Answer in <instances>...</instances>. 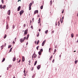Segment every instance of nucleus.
Listing matches in <instances>:
<instances>
[{"label":"nucleus","mask_w":78,"mask_h":78,"mask_svg":"<svg viewBox=\"0 0 78 78\" xmlns=\"http://www.w3.org/2000/svg\"><path fill=\"white\" fill-rule=\"evenodd\" d=\"M40 51L41 52H42L43 51V49H41Z\"/></svg>","instance_id":"obj_31"},{"label":"nucleus","mask_w":78,"mask_h":78,"mask_svg":"<svg viewBox=\"0 0 78 78\" xmlns=\"http://www.w3.org/2000/svg\"><path fill=\"white\" fill-rule=\"evenodd\" d=\"M45 42H46L45 41H44L43 42L42 44V46H44V44H45Z\"/></svg>","instance_id":"obj_10"},{"label":"nucleus","mask_w":78,"mask_h":78,"mask_svg":"<svg viewBox=\"0 0 78 78\" xmlns=\"http://www.w3.org/2000/svg\"><path fill=\"white\" fill-rule=\"evenodd\" d=\"M39 25L41 27V24L40 23Z\"/></svg>","instance_id":"obj_62"},{"label":"nucleus","mask_w":78,"mask_h":78,"mask_svg":"<svg viewBox=\"0 0 78 78\" xmlns=\"http://www.w3.org/2000/svg\"><path fill=\"white\" fill-rule=\"evenodd\" d=\"M71 37H73L74 36V35H73V34L72 33L71 34Z\"/></svg>","instance_id":"obj_16"},{"label":"nucleus","mask_w":78,"mask_h":78,"mask_svg":"<svg viewBox=\"0 0 78 78\" xmlns=\"http://www.w3.org/2000/svg\"><path fill=\"white\" fill-rule=\"evenodd\" d=\"M34 18H33L32 19V22H34Z\"/></svg>","instance_id":"obj_41"},{"label":"nucleus","mask_w":78,"mask_h":78,"mask_svg":"<svg viewBox=\"0 0 78 78\" xmlns=\"http://www.w3.org/2000/svg\"><path fill=\"white\" fill-rule=\"evenodd\" d=\"M11 47H12V45H9L8 48H11Z\"/></svg>","instance_id":"obj_25"},{"label":"nucleus","mask_w":78,"mask_h":78,"mask_svg":"<svg viewBox=\"0 0 78 78\" xmlns=\"http://www.w3.org/2000/svg\"><path fill=\"white\" fill-rule=\"evenodd\" d=\"M51 58H52V56H51L50 58H49V59L50 60H51Z\"/></svg>","instance_id":"obj_38"},{"label":"nucleus","mask_w":78,"mask_h":78,"mask_svg":"<svg viewBox=\"0 0 78 78\" xmlns=\"http://www.w3.org/2000/svg\"><path fill=\"white\" fill-rule=\"evenodd\" d=\"M26 37H24V38L23 39V38H21L20 39V42L21 43H22L26 39Z\"/></svg>","instance_id":"obj_1"},{"label":"nucleus","mask_w":78,"mask_h":78,"mask_svg":"<svg viewBox=\"0 0 78 78\" xmlns=\"http://www.w3.org/2000/svg\"><path fill=\"white\" fill-rule=\"evenodd\" d=\"M17 62H18V63H19V62H20V59H17Z\"/></svg>","instance_id":"obj_11"},{"label":"nucleus","mask_w":78,"mask_h":78,"mask_svg":"<svg viewBox=\"0 0 78 78\" xmlns=\"http://www.w3.org/2000/svg\"><path fill=\"white\" fill-rule=\"evenodd\" d=\"M55 25H56V26H57V23H55Z\"/></svg>","instance_id":"obj_57"},{"label":"nucleus","mask_w":78,"mask_h":78,"mask_svg":"<svg viewBox=\"0 0 78 78\" xmlns=\"http://www.w3.org/2000/svg\"><path fill=\"white\" fill-rule=\"evenodd\" d=\"M31 70H33V67H32V69H31Z\"/></svg>","instance_id":"obj_50"},{"label":"nucleus","mask_w":78,"mask_h":78,"mask_svg":"<svg viewBox=\"0 0 78 78\" xmlns=\"http://www.w3.org/2000/svg\"><path fill=\"white\" fill-rule=\"evenodd\" d=\"M37 61H36L35 62L34 66H36V64H37Z\"/></svg>","instance_id":"obj_17"},{"label":"nucleus","mask_w":78,"mask_h":78,"mask_svg":"<svg viewBox=\"0 0 78 78\" xmlns=\"http://www.w3.org/2000/svg\"><path fill=\"white\" fill-rule=\"evenodd\" d=\"M22 60L23 62H24V61H25V57L23 56H22Z\"/></svg>","instance_id":"obj_6"},{"label":"nucleus","mask_w":78,"mask_h":78,"mask_svg":"<svg viewBox=\"0 0 78 78\" xmlns=\"http://www.w3.org/2000/svg\"><path fill=\"white\" fill-rule=\"evenodd\" d=\"M77 62H78V60H76L75 61V64H76Z\"/></svg>","instance_id":"obj_30"},{"label":"nucleus","mask_w":78,"mask_h":78,"mask_svg":"<svg viewBox=\"0 0 78 78\" xmlns=\"http://www.w3.org/2000/svg\"><path fill=\"white\" fill-rule=\"evenodd\" d=\"M64 20V16H63L62 18V20Z\"/></svg>","instance_id":"obj_42"},{"label":"nucleus","mask_w":78,"mask_h":78,"mask_svg":"<svg viewBox=\"0 0 78 78\" xmlns=\"http://www.w3.org/2000/svg\"><path fill=\"white\" fill-rule=\"evenodd\" d=\"M40 9H43V5H42L41 6Z\"/></svg>","instance_id":"obj_23"},{"label":"nucleus","mask_w":78,"mask_h":78,"mask_svg":"<svg viewBox=\"0 0 78 78\" xmlns=\"http://www.w3.org/2000/svg\"><path fill=\"white\" fill-rule=\"evenodd\" d=\"M29 63H30V62H31V60H30L29 61Z\"/></svg>","instance_id":"obj_51"},{"label":"nucleus","mask_w":78,"mask_h":78,"mask_svg":"<svg viewBox=\"0 0 78 78\" xmlns=\"http://www.w3.org/2000/svg\"><path fill=\"white\" fill-rule=\"evenodd\" d=\"M39 31H41V29H39Z\"/></svg>","instance_id":"obj_55"},{"label":"nucleus","mask_w":78,"mask_h":78,"mask_svg":"<svg viewBox=\"0 0 78 78\" xmlns=\"http://www.w3.org/2000/svg\"><path fill=\"white\" fill-rule=\"evenodd\" d=\"M29 36H30V35H29V34L27 35V37L29 38Z\"/></svg>","instance_id":"obj_37"},{"label":"nucleus","mask_w":78,"mask_h":78,"mask_svg":"<svg viewBox=\"0 0 78 78\" xmlns=\"http://www.w3.org/2000/svg\"><path fill=\"white\" fill-rule=\"evenodd\" d=\"M8 25H7L6 26V29H8L9 28Z\"/></svg>","instance_id":"obj_29"},{"label":"nucleus","mask_w":78,"mask_h":78,"mask_svg":"<svg viewBox=\"0 0 78 78\" xmlns=\"http://www.w3.org/2000/svg\"><path fill=\"white\" fill-rule=\"evenodd\" d=\"M56 49H55V50L54 51V52H56Z\"/></svg>","instance_id":"obj_40"},{"label":"nucleus","mask_w":78,"mask_h":78,"mask_svg":"<svg viewBox=\"0 0 78 78\" xmlns=\"http://www.w3.org/2000/svg\"><path fill=\"white\" fill-rule=\"evenodd\" d=\"M0 8L1 9H2V8H3V7H2V5H0Z\"/></svg>","instance_id":"obj_27"},{"label":"nucleus","mask_w":78,"mask_h":78,"mask_svg":"<svg viewBox=\"0 0 78 78\" xmlns=\"http://www.w3.org/2000/svg\"><path fill=\"white\" fill-rule=\"evenodd\" d=\"M12 43L14 44H15V42L14 41H13L12 42Z\"/></svg>","instance_id":"obj_53"},{"label":"nucleus","mask_w":78,"mask_h":78,"mask_svg":"<svg viewBox=\"0 0 78 78\" xmlns=\"http://www.w3.org/2000/svg\"><path fill=\"white\" fill-rule=\"evenodd\" d=\"M31 22H32V21H31V20L30 21V24H31Z\"/></svg>","instance_id":"obj_46"},{"label":"nucleus","mask_w":78,"mask_h":78,"mask_svg":"<svg viewBox=\"0 0 78 78\" xmlns=\"http://www.w3.org/2000/svg\"><path fill=\"white\" fill-rule=\"evenodd\" d=\"M39 34H38L37 35V37H39Z\"/></svg>","instance_id":"obj_45"},{"label":"nucleus","mask_w":78,"mask_h":78,"mask_svg":"<svg viewBox=\"0 0 78 78\" xmlns=\"http://www.w3.org/2000/svg\"><path fill=\"white\" fill-rule=\"evenodd\" d=\"M16 78V77H15V76H14L13 77V78Z\"/></svg>","instance_id":"obj_64"},{"label":"nucleus","mask_w":78,"mask_h":78,"mask_svg":"<svg viewBox=\"0 0 78 78\" xmlns=\"http://www.w3.org/2000/svg\"><path fill=\"white\" fill-rule=\"evenodd\" d=\"M11 67H12V65H10L9 66V68H11Z\"/></svg>","instance_id":"obj_26"},{"label":"nucleus","mask_w":78,"mask_h":78,"mask_svg":"<svg viewBox=\"0 0 78 78\" xmlns=\"http://www.w3.org/2000/svg\"><path fill=\"white\" fill-rule=\"evenodd\" d=\"M12 48L10 49V51H9V52H11V51H12Z\"/></svg>","instance_id":"obj_28"},{"label":"nucleus","mask_w":78,"mask_h":78,"mask_svg":"<svg viewBox=\"0 0 78 78\" xmlns=\"http://www.w3.org/2000/svg\"><path fill=\"white\" fill-rule=\"evenodd\" d=\"M58 26H59V25H60V23H59V21H58Z\"/></svg>","instance_id":"obj_34"},{"label":"nucleus","mask_w":78,"mask_h":78,"mask_svg":"<svg viewBox=\"0 0 78 78\" xmlns=\"http://www.w3.org/2000/svg\"><path fill=\"white\" fill-rule=\"evenodd\" d=\"M52 5V1H50V5Z\"/></svg>","instance_id":"obj_21"},{"label":"nucleus","mask_w":78,"mask_h":78,"mask_svg":"<svg viewBox=\"0 0 78 78\" xmlns=\"http://www.w3.org/2000/svg\"><path fill=\"white\" fill-rule=\"evenodd\" d=\"M21 8V6H20L18 7V9H17V11H20V9Z\"/></svg>","instance_id":"obj_9"},{"label":"nucleus","mask_w":78,"mask_h":78,"mask_svg":"<svg viewBox=\"0 0 78 78\" xmlns=\"http://www.w3.org/2000/svg\"><path fill=\"white\" fill-rule=\"evenodd\" d=\"M16 39H17V38L16 37L15 38V42H16Z\"/></svg>","instance_id":"obj_58"},{"label":"nucleus","mask_w":78,"mask_h":78,"mask_svg":"<svg viewBox=\"0 0 78 78\" xmlns=\"http://www.w3.org/2000/svg\"><path fill=\"white\" fill-rule=\"evenodd\" d=\"M52 62H55V59H53L52 61Z\"/></svg>","instance_id":"obj_43"},{"label":"nucleus","mask_w":78,"mask_h":78,"mask_svg":"<svg viewBox=\"0 0 78 78\" xmlns=\"http://www.w3.org/2000/svg\"><path fill=\"white\" fill-rule=\"evenodd\" d=\"M24 27H26V24H24Z\"/></svg>","instance_id":"obj_47"},{"label":"nucleus","mask_w":78,"mask_h":78,"mask_svg":"<svg viewBox=\"0 0 78 78\" xmlns=\"http://www.w3.org/2000/svg\"><path fill=\"white\" fill-rule=\"evenodd\" d=\"M37 13V14H38V10H36L35 11L34 14H36Z\"/></svg>","instance_id":"obj_8"},{"label":"nucleus","mask_w":78,"mask_h":78,"mask_svg":"<svg viewBox=\"0 0 78 78\" xmlns=\"http://www.w3.org/2000/svg\"><path fill=\"white\" fill-rule=\"evenodd\" d=\"M63 22V20H62L61 21V23H62Z\"/></svg>","instance_id":"obj_44"},{"label":"nucleus","mask_w":78,"mask_h":78,"mask_svg":"<svg viewBox=\"0 0 78 78\" xmlns=\"http://www.w3.org/2000/svg\"><path fill=\"white\" fill-rule=\"evenodd\" d=\"M31 28H32V29L33 30V26H31L30 27Z\"/></svg>","instance_id":"obj_35"},{"label":"nucleus","mask_w":78,"mask_h":78,"mask_svg":"<svg viewBox=\"0 0 78 78\" xmlns=\"http://www.w3.org/2000/svg\"><path fill=\"white\" fill-rule=\"evenodd\" d=\"M31 6H32V3H30V4L29 5V11H30L31 9Z\"/></svg>","instance_id":"obj_2"},{"label":"nucleus","mask_w":78,"mask_h":78,"mask_svg":"<svg viewBox=\"0 0 78 78\" xmlns=\"http://www.w3.org/2000/svg\"><path fill=\"white\" fill-rule=\"evenodd\" d=\"M12 60L13 61H15L16 60V57H14V58H13Z\"/></svg>","instance_id":"obj_13"},{"label":"nucleus","mask_w":78,"mask_h":78,"mask_svg":"<svg viewBox=\"0 0 78 78\" xmlns=\"http://www.w3.org/2000/svg\"><path fill=\"white\" fill-rule=\"evenodd\" d=\"M36 57H37V55L35 54H34L32 57L33 59V58H36Z\"/></svg>","instance_id":"obj_3"},{"label":"nucleus","mask_w":78,"mask_h":78,"mask_svg":"<svg viewBox=\"0 0 78 78\" xmlns=\"http://www.w3.org/2000/svg\"><path fill=\"white\" fill-rule=\"evenodd\" d=\"M59 57H60V58H61V55H59Z\"/></svg>","instance_id":"obj_61"},{"label":"nucleus","mask_w":78,"mask_h":78,"mask_svg":"<svg viewBox=\"0 0 78 78\" xmlns=\"http://www.w3.org/2000/svg\"><path fill=\"white\" fill-rule=\"evenodd\" d=\"M62 13H64V10H63L62 11Z\"/></svg>","instance_id":"obj_56"},{"label":"nucleus","mask_w":78,"mask_h":78,"mask_svg":"<svg viewBox=\"0 0 78 78\" xmlns=\"http://www.w3.org/2000/svg\"><path fill=\"white\" fill-rule=\"evenodd\" d=\"M42 53H41V52L40 51H39L38 52V54L39 55H41V54Z\"/></svg>","instance_id":"obj_18"},{"label":"nucleus","mask_w":78,"mask_h":78,"mask_svg":"<svg viewBox=\"0 0 78 78\" xmlns=\"http://www.w3.org/2000/svg\"><path fill=\"white\" fill-rule=\"evenodd\" d=\"M23 73H25V69L23 71Z\"/></svg>","instance_id":"obj_54"},{"label":"nucleus","mask_w":78,"mask_h":78,"mask_svg":"<svg viewBox=\"0 0 78 78\" xmlns=\"http://www.w3.org/2000/svg\"><path fill=\"white\" fill-rule=\"evenodd\" d=\"M37 43V41H35V44H36Z\"/></svg>","instance_id":"obj_52"},{"label":"nucleus","mask_w":78,"mask_h":78,"mask_svg":"<svg viewBox=\"0 0 78 78\" xmlns=\"http://www.w3.org/2000/svg\"><path fill=\"white\" fill-rule=\"evenodd\" d=\"M37 68L38 69V70H39V69H40V68H41V66L40 65H38L37 67Z\"/></svg>","instance_id":"obj_12"},{"label":"nucleus","mask_w":78,"mask_h":78,"mask_svg":"<svg viewBox=\"0 0 78 78\" xmlns=\"http://www.w3.org/2000/svg\"><path fill=\"white\" fill-rule=\"evenodd\" d=\"M11 13V10H9L7 12V14L8 15H10V14Z\"/></svg>","instance_id":"obj_7"},{"label":"nucleus","mask_w":78,"mask_h":78,"mask_svg":"<svg viewBox=\"0 0 78 78\" xmlns=\"http://www.w3.org/2000/svg\"><path fill=\"white\" fill-rule=\"evenodd\" d=\"M5 58H4L2 60V62H4V61H5Z\"/></svg>","instance_id":"obj_32"},{"label":"nucleus","mask_w":78,"mask_h":78,"mask_svg":"<svg viewBox=\"0 0 78 78\" xmlns=\"http://www.w3.org/2000/svg\"><path fill=\"white\" fill-rule=\"evenodd\" d=\"M48 30H46V31H45V33L46 34H47V33H48Z\"/></svg>","instance_id":"obj_24"},{"label":"nucleus","mask_w":78,"mask_h":78,"mask_svg":"<svg viewBox=\"0 0 78 78\" xmlns=\"http://www.w3.org/2000/svg\"><path fill=\"white\" fill-rule=\"evenodd\" d=\"M40 42V41L39 40H38L37 41V44L38 45V44H39V43Z\"/></svg>","instance_id":"obj_20"},{"label":"nucleus","mask_w":78,"mask_h":78,"mask_svg":"<svg viewBox=\"0 0 78 78\" xmlns=\"http://www.w3.org/2000/svg\"><path fill=\"white\" fill-rule=\"evenodd\" d=\"M6 43H5L4 47H6Z\"/></svg>","instance_id":"obj_48"},{"label":"nucleus","mask_w":78,"mask_h":78,"mask_svg":"<svg viewBox=\"0 0 78 78\" xmlns=\"http://www.w3.org/2000/svg\"><path fill=\"white\" fill-rule=\"evenodd\" d=\"M5 7H6V5H4L3 6V7H2V8H3V9H5Z\"/></svg>","instance_id":"obj_22"},{"label":"nucleus","mask_w":78,"mask_h":78,"mask_svg":"<svg viewBox=\"0 0 78 78\" xmlns=\"http://www.w3.org/2000/svg\"><path fill=\"white\" fill-rule=\"evenodd\" d=\"M12 28L14 29V25L13 26H12Z\"/></svg>","instance_id":"obj_49"},{"label":"nucleus","mask_w":78,"mask_h":78,"mask_svg":"<svg viewBox=\"0 0 78 78\" xmlns=\"http://www.w3.org/2000/svg\"><path fill=\"white\" fill-rule=\"evenodd\" d=\"M61 18L60 19V22H61Z\"/></svg>","instance_id":"obj_60"},{"label":"nucleus","mask_w":78,"mask_h":78,"mask_svg":"<svg viewBox=\"0 0 78 78\" xmlns=\"http://www.w3.org/2000/svg\"><path fill=\"white\" fill-rule=\"evenodd\" d=\"M77 16L78 17V13H77Z\"/></svg>","instance_id":"obj_63"},{"label":"nucleus","mask_w":78,"mask_h":78,"mask_svg":"<svg viewBox=\"0 0 78 78\" xmlns=\"http://www.w3.org/2000/svg\"><path fill=\"white\" fill-rule=\"evenodd\" d=\"M24 12V11L23 10H22L20 12V16L22 15V14H23Z\"/></svg>","instance_id":"obj_5"},{"label":"nucleus","mask_w":78,"mask_h":78,"mask_svg":"<svg viewBox=\"0 0 78 78\" xmlns=\"http://www.w3.org/2000/svg\"><path fill=\"white\" fill-rule=\"evenodd\" d=\"M8 69H9V68H8V67H7V70H8Z\"/></svg>","instance_id":"obj_59"},{"label":"nucleus","mask_w":78,"mask_h":78,"mask_svg":"<svg viewBox=\"0 0 78 78\" xmlns=\"http://www.w3.org/2000/svg\"><path fill=\"white\" fill-rule=\"evenodd\" d=\"M1 2L3 4L4 3V1L3 0H2Z\"/></svg>","instance_id":"obj_33"},{"label":"nucleus","mask_w":78,"mask_h":78,"mask_svg":"<svg viewBox=\"0 0 78 78\" xmlns=\"http://www.w3.org/2000/svg\"><path fill=\"white\" fill-rule=\"evenodd\" d=\"M24 76H27V74H26V73H24Z\"/></svg>","instance_id":"obj_36"},{"label":"nucleus","mask_w":78,"mask_h":78,"mask_svg":"<svg viewBox=\"0 0 78 78\" xmlns=\"http://www.w3.org/2000/svg\"><path fill=\"white\" fill-rule=\"evenodd\" d=\"M27 34H28V29H26L24 31V35Z\"/></svg>","instance_id":"obj_4"},{"label":"nucleus","mask_w":78,"mask_h":78,"mask_svg":"<svg viewBox=\"0 0 78 78\" xmlns=\"http://www.w3.org/2000/svg\"><path fill=\"white\" fill-rule=\"evenodd\" d=\"M7 35L6 34H5L4 36V39H5Z\"/></svg>","instance_id":"obj_14"},{"label":"nucleus","mask_w":78,"mask_h":78,"mask_svg":"<svg viewBox=\"0 0 78 78\" xmlns=\"http://www.w3.org/2000/svg\"><path fill=\"white\" fill-rule=\"evenodd\" d=\"M39 46H38L36 48L37 50H39Z\"/></svg>","instance_id":"obj_19"},{"label":"nucleus","mask_w":78,"mask_h":78,"mask_svg":"<svg viewBox=\"0 0 78 78\" xmlns=\"http://www.w3.org/2000/svg\"><path fill=\"white\" fill-rule=\"evenodd\" d=\"M32 78H34V74L32 76Z\"/></svg>","instance_id":"obj_39"},{"label":"nucleus","mask_w":78,"mask_h":78,"mask_svg":"<svg viewBox=\"0 0 78 78\" xmlns=\"http://www.w3.org/2000/svg\"><path fill=\"white\" fill-rule=\"evenodd\" d=\"M38 23H41V18L39 19V20H38Z\"/></svg>","instance_id":"obj_15"}]
</instances>
